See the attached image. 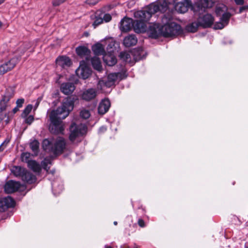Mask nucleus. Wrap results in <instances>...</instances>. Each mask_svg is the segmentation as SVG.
Masks as SVG:
<instances>
[{
    "mask_svg": "<svg viewBox=\"0 0 248 248\" xmlns=\"http://www.w3.org/2000/svg\"><path fill=\"white\" fill-rule=\"evenodd\" d=\"M73 108V100L71 97H67L63 100L61 107L51 111L49 114L51 123L49 129L51 133L57 134L62 132L64 128L62 120L68 116Z\"/></svg>",
    "mask_w": 248,
    "mask_h": 248,
    "instance_id": "f257e3e1",
    "label": "nucleus"
},
{
    "mask_svg": "<svg viewBox=\"0 0 248 248\" xmlns=\"http://www.w3.org/2000/svg\"><path fill=\"white\" fill-rule=\"evenodd\" d=\"M162 18V22L164 25L160 27L159 25L155 24L150 26L149 32L150 36L156 38L159 36L170 37L174 36L181 31V26L175 22H171L172 12L168 8V10Z\"/></svg>",
    "mask_w": 248,
    "mask_h": 248,
    "instance_id": "f03ea898",
    "label": "nucleus"
},
{
    "mask_svg": "<svg viewBox=\"0 0 248 248\" xmlns=\"http://www.w3.org/2000/svg\"><path fill=\"white\" fill-rule=\"evenodd\" d=\"M167 10L168 3L166 1H163L150 4L147 10L135 12L134 17L137 19L146 22L149 20L152 15L159 11L164 13Z\"/></svg>",
    "mask_w": 248,
    "mask_h": 248,
    "instance_id": "7ed1b4c3",
    "label": "nucleus"
},
{
    "mask_svg": "<svg viewBox=\"0 0 248 248\" xmlns=\"http://www.w3.org/2000/svg\"><path fill=\"white\" fill-rule=\"evenodd\" d=\"M86 126L82 124H76L73 123L70 126V134L69 135V140L73 142L77 138L83 136L86 133Z\"/></svg>",
    "mask_w": 248,
    "mask_h": 248,
    "instance_id": "20e7f679",
    "label": "nucleus"
},
{
    "mask_svg": "<svg viewBox=\"0 0 248 248\" xmlns=\"http://www.w3.org/2000/svg\"><path fill=\"white\" fill-rule=\"evenodd\" d=\"M191 5V3L189 0H175L174 1V8L180 13L187 12Z\"/></svg>",
    "mask_w": 248,
    "mask_h": 248,
    "instance_id": "39448f33",
    "label": "nucleus"
},
{
    "mask_svg": "<svg viewBox=\"0 0 248 248\" xmlns=\"http://www.w3.org/2000/svg\"><path fill=\"white\" fill-rule=\"evenodd\" d=\"M19 61L18 58H13L0 65V75H3L13 69Z\"/></svg>",
    "mask_w": 248,
    "mask_h": 248,
    "instance_id": "423d86ee",
    "label": "nucleus"
},
{
    "mask_svg": "<svg viewBox=\"0 0 248 248\" xmlns=\"http://www.w3.org/2000/svg\"><path fill=\"white\" fill-rule=\"evenodd\" d=\"M65 145L66 142L64 139L62 137L58 138L53 145L52 153L55 155L62 154L65 148Z\"/></svg>",
    "mask_w": 248,
    "mask_h": 248,
    "instance_id": "0eeeda50",
    "label": "nucleus"
},
{
    "mask_svg": "<svg viewBox=\"0 0 248 248\" xmlns=\"http://www.w3.org/2000/svg\"><path fill=\"white\" fill-rule=\"evenodd\" d=\"M77 75L84 79L88 78L92 74L91 69L86 65L80 64L79 67L77 69Z\"/></svg>",
    "mask_w": 248,
    "mask_h": 248,
    "instance_id": "6e6552de",
    "label": "nucleus"
},
{
    "mask_svg": "<svg viewBox=\"0 0 248 248\" xmlns=\"http://www.w3.org/2000/svg\"><path fill=\"white\" fill-rule=\"evenodd\" d=\"M14 95V91L12 88H8L0 101V112L5 110L7 103Z\"/></svg>",
    "mask_w": 248,
    "mask_h": 248,
    "instance_id": "1a4fd4ad",
    "label": "nucleus"
},
{
    "mask_svg": "<svg viewBox=\"0 0 248 248\" xmlns=\"http://www.w3.org/2000/svg\"><path fill=\"white\" fill-rule=\"evenodd\" d=\"M198 20L201 27L208 28L212 25L214 21V18L211 15L206 14L199 17Z\"/></svg>",
    "mask_w": 248,
    "mask_h": 248,
    "instance_id": "9d476101",
    "label": "nucleus"
},
{
    "mask_svg": "<svg viewBox=\"0 0 248 248\" xmlns=\"http://www.w3.org/2000/svg\"><path fill=\"white\" fill-rule=\"evenodd\" d=\"M20 184L13 180L8 181L4 186V190L7 193H12L17 191L20 187Z\"/></svg>",
    "mask_w": 248,
    "mask_h": 248,
    "instance_id": "9b49d317",
    "label": "nucleus"
},
{
    "mask_svg": "<svg viewBox=\"0 0 248 248\" xmlns=\"http://www.w3.org/2000/svg\"><path fill=\"white\" fill-rule=\"evenodd\" d=\"M134 21L132 18L124 17L120 22V29L123 32H127L133 28Z\"/></svg>",
    "mask_w": 248,
    "mask_h": 248,
    "instance_id": "f8f14e48",
    "label": "nucleus"
},
{
    "mask_svg": "<svg viewBox=\"0 0 248 248\" xmlns=\"http://www.w3.org/2000/svg\"><path fill=\"white\" fill-rule=\"evenodd\" d=\"M56 63L57 67L60 66L62 68L69 67L72 64L71 61L69 58L65 56L58 57L56 60Z\"/></svg>",
    "mask_w": 248,
    "mask_h": 248,
    "instance_id": "ddd939ff",
    "label": "nucleus"
},
{
    "mask_svg": "<svg viewBox=\"0 0 248 248\" xmlns=\"http://www.w3.org/2000/svg\"><path fill=\"white\" fill-rule=\"evenodd\" d=\"M221 15L222 17L220 18V22L217 23L215 25V28L216 29H222L228 23L229 19L231 17L230 14L225 12Z\"/></svg>",
    "mask_w": 248,
    "mask_h": 248,
    "instance_id": "4468645a",
    "label": "nucleus"
},
{
    "mask_svg": "<svg viewBox=\"0 0 248 248\" xmlns=\"http://www.w3.org/2000/svg\"><path fill=\"white\" fill-rule=\"evenodd\" d=\"M110 107V102L108 99L103 100L99 104L98 108V113L103 115L106 113Z\"/></svg>",
    "mask_w": 248,
    "mask_h": 248,
    "instance_id": "2eb2a0df",
    "label": "nucleus"
},
{
    "mask_svg": "<svg viewBox=\"0 0 248 248\" xmlns=\"http://www.w3.org/2000/svg\"><path fill=\"white\" fill-rule=\"evenodd\" d=\"M75 89L74 84L71 82L63 83L61 86V90L65 94L72 93Z\"/></svg>",
    "mask_w": 248,
    "mask_h": 248,
    "instance_id": "dca6fc26",
    "label": "nucleus"
},
{
    "mask_svg": "<svg viewBox=\"0 0 248 248\" xmlns=\"http://www.w3.org/2000/svg\"><path fill=\"white\" fill-rule=\"evenodd\" d=\"M133 28L136 33H140L146 31L145 22L137 19L134 21Z\"/></svg>",
    "mask_w": 248,
    "mask_h": 248,
    "instance_id": "f3484780",
    "label": "nucleus"
},
{
    "mask_svg": "<svg viewBox=\"0 0 248 248\" xmlns=\"http://www.w3.org/2000/svg\"><path fill=\"white\" fill-rule=\"evenodd\" d=\"M138 39L136 36L133 34L129 35L126 36L123 41L124 46L126 47H130L136 45Z\"/></svg>",
    "mask_w": 248,
    "mask_h": 248,
    "instance_id": "a211bd4d",
    "label": "nucleus"
},
{
    "mask_svg": "<svg viewBox=\"0 0 248 248\" xmlns=\"http://www.w3.org/2000/svg\"><path fill=\"white\" fill-rule=\"evenodd\" d=\"M22 180L27 183L32 184L35 182L36 178L31 172L25 170L22 175Z\"/></svg>",
    "mask_w": 248,
    "mask_h": 248,
    "instance_id": "6ab92c4d",
    "label": "nucleus"
},
{
    "mask_svg": "<svg viewBox=\"0 0 248 248\" xmlns=\"http://www.w3.org/2000/svg\"><path fill=\"white\" fill-rule=\"evenodd\" d=\"M96 95V92L95 90L91 88L83 92L82 97L84 100L89 101L93 99Z\"/></svg>",
    "mask_w": 248,
    "mask_h": 248,
    "instance_id": "aec40b11",
    "label": "nucleus"
},
{
    "mask_svg": "<svg viewBox=\"0 0 248 248\" xmlns=\"http://www.w3.org/2000/svg\"><path fill=\"white\" fill-rule=\"evenodd\" d=\"M25 169L20 166H13L11 169V172L16 177H19L21 179L22 175L25 170Z\"/></svg>",
    "mask_w": 248,
    "mask_h": 248,
    "instance_id": "412c9836",
    "label": "nucleus"
},
{
    "mask_svg": "<svg viewBox=\"0 0 248 248\" xmlns=\"http://www.w3.org/2000/svg\"><path fill=\"white\" fill-rule=\"evenodd\" d=\"M92 50L95 55H104L105 53L103 45L99 43H97L93 46Z\"/></svg>",
    "mask_w": 248,
    "mask_h": 248,
    "instance_id": "4be33fe9",
    "label": "nucleus"
},
{
    "mask_svg": "<svg viewBox=\"0 0 248 248\" xmlns=\"http://www.w3.org/2000/svg\"><path fill=\"white\" fill-rule=\"evenodd\" d=\"M28 166L34 172H40L41 170L40 165L35 160H30V161H29Z\"/></svg>",
    "mask_w": 248,
    "mask_h": 248,
    "instance_id": "5701e85b",
    "label": "nucleus"
},
{
    "mask_svg": "<svg viewBox=\"0 0 248 248\" xmlns=\"http://www.w3.org/2000/svg\"><path fill=\"white\" fill-rule=\"evenodd\" d=\"M119 74L111 73L108 76L107 78V87H110L113 85L114 82L118 79Z\"/></svg>",
    "mask_w": 248,
    "mask_h": 248,
    "instance_id": "b1692460",
    "label": "nucleus"
},
{
    "mask_svg": "<svg viewBox=\"0 0 248 248\" xmlns=\"http://www.w3.org/2000/svg\"><path fill=\"white\" fill-rule=\"evenodd\" d=\"M77 54L81 57L88 55L90 53V50L85 46H80L76 48Z\"/></svg>",
    "mask_w": 248,
    "mask_h": 248,
    "instance_id": "393cba45",
    "label": "nucleus"
},
{
    "mask_svg": "<svg viewBox=\"0 0 248 248\" xmlns=\"http://www.w3.org/2000/svg\"><path fill=\"white\" fill-rule=\"evenodd\" d=\"M53 145H52L50 141L47 139L44 140L42 142V147L46 152H53Z\"/></svg>",
    "mask_w": 248,
    "mask_h": 248,
    "instance_id": "a878e982",
    "label": "nucleus"
},
{
    "mask_svg": "<svg viewBox=\"0 0 248 248\" xmlns=\"http://www.w3.org/2000/svg\"><path fill=\"white\" fill-rule=\"evenodd\" d=\"M92 64L93 67L97 71H100L102 70V65L100 59L95 56L91 60Z\"/></svg>",
    "mask_w": 248,
    "mask_h": 248,
    "instance_id": "bb28decb",
    "label": "nucleus"
},
{
    "mask_svg": "<svg viewBox=\"0 0 248 248\" xmlns=\"http://www.w3.org/2000/svg\"><path fill=\"white\" fill-rule=\"evenodd\" d=\"M201 26L200 23L197 20L196 21L193 22L191 24L187 25L186 27V30L189 32H196L198 27Z\"/></svg>",
    "mask_w": 248,
    "mask_h": 248,
    "instance_id": "cd10ccee",
    "label": "nucleus"
},
{
    "mask_svg": "<svg viewBox=\"0 0 248 248\" xmlns=\"http://www.w3.org/2000/svg\"><path fill=\"white\" fill-rule=\"evenodd\" d=\"M104 60L106 64L109 66H113L117 62V59L115 57L112 56H107L104 57Z\"/></svg>",
    "mask_w": 248,
    "mask_h": 248,
    "instance_id": "c85d7f7f",
    "label": "nucleus"
},
{
    "mask_svg": "<svg viewBox=\"0 0 248 248\" xmlns=\"http://www.w3.org/2000/svg\"><path fill=\"white\" fill-rule=\"evenodd\" d=\"M4 203L6 206L7 209L10 207H13L15 205V202L11 197L8 196L3 198Z\"/></svg>",
    "mask_w": 248,
    "mask_h": 248,
    "instance_id": "c756f323",
    "label": "nucleus"
},
{
    "mask_svg": "<svg viewBox=\"0 0 248 248\" xmlns=\"http://www.w3.org/2000/svg\"><path fill=\"white\" fill-rule=\"evenodd\" d=\"M227 10V8L225 5L223 4H219L216 7V13L217 16H220L226 12Z\"/></svg>",
    "mask_w": 248,
    "mask_h": 248,
    "instance_id": "7c9ffc66",
    "label": "nucleus"
},
{
    "mask_svg": "<svg viewBox=\"0 0 248 248\" xmlns=\"http://www.w3.org/2000/svg\"><path fill=\"white\" fill-rule=\"evenodd\" d=\"M30 147L34 153L37 155L38 152L39 143L37 140H34L30 143Z\"/></svg>",
    "mask_w": 248,
    "mask_h": 248,
    "instance_id": "2f4dec72",
    "label": "nucleus"
},
{
    "mask_svg": "<svg viewBox=\"0 0 248 248\" xmlns=\"http://www.w3.org/2000/svg\"><path fill=\"white\" fill-rule=\"evenodd\" d=\"M215 2V0H201V3L204 8L211 7Z\"/></svg>",
    "mask_w": 248,
    "mask_h": 248,
    "instance_id": "473e14b6",
    "label": "nucleus"
},
{
    "mask_svg": "<svg viewBox=\"0 0 248 248\" xmlns=\"http://www.w3.org/2000/svg\"><path fill=\"white\" fill-rule=\"evenodd\" d=\"M51 160L49 158H45L41 163V165L43 169L46 170L47 171H48L49 167H47L48 165L51 164Z\"/></svg>",
    "mask_w": 248,
    "mask_h": 248,
    "instance_id": "72a5a7b5",
    "label": "nucleus"
},
{
    "mask_svg": "<svg viewBox=\"0 0 248 248\" xmlns=\"http://www.w3.org/2000/svg\"><path fill=\"white\" fill-rule=\"evenodd\" d=\"M32 108V106L31 105H28L26 108L24 109L23 112L22 113V116L23 117H26L30 113Z\"/></svg>",
    "mask_w": 248,
    "mask_h": 248,
    "instance_id": "f704fd0d",
    "label": "nucleus"
},
{
    "mask_svg": "<svg viewBox=\"0 0 248 248\" xmlns=\"http://www.w3.org/2000/svg\"><path fill=\"white\" fill-rule=\"evenodd\" d=\"M80 115L82 118L86 119L90 117V113L88 110L83 109L80 111Z\"/></svg>",
    "mask_w": 248,
    "mask_h": 248,
    "instance_id": "c9c22d12",
    "label": "nucleus"
},
{
    "mask_svg": "<svg viewBox=\"0 0 248 248\" xmlns=\"http://www.w3.org/2000/svg\"><path fill=\"white\" fill-rule=\"evenodd\" d=\"M103 18L101 15H99V17H96L95 20L93 24L94 28H95L97 26L100 25L103 23Z\"/></svg>",
    "mask_w": 248,
    "mask_h": 248,
    "instance_id": "e433bc0d",
    "label": "nucleus"
},
{
    "mask_svg": "<svg viewBox=\"0 0 248 248\" xmlns=\"http://www.w3.org/2000/svg\"><path fill=\"white\" fill-rule=\"evenodd\" d=\"M105 86L107 87V82L105 80H100L99 81L97 88L98 89L102 90Z\"/></svg>",
    "mask_w": 248,
    "mask_h": 248,
    "instance_id": "4c0bfd02",
    "label": "nucleus"
},
{
    "mask_svg": "<svg viewBox=\"0 0 248 248\" xmlns=\"http://www.w3.org/2000/svg\"><path fill=\"white\" fill-rule=\"evenodd\" d=\"M30 156V154L28 153H23L21 155V159L22 161L23 162H26L28 163L29 161H30V160H29Z\"/></svg>",
    "mask_w": 248,
    "mask_h": 248,
    "instance_id": "58836bf2",
    "label": "nucleus"
},
{
    "mask_svg": "<svg viewBox=\"0 0 248 248\" xmlns=\"http://www.w3.org/2000/svg\"><path fill=\"white\" fill-rule=\"evenodd\" d=\"M101 16L102 17L103 20H104L106 22H109L111 19V16L109 14H104L102 13V14H101Z\"/></svg>",
    "mask_w": 248,
    "mask_h": 248,
    "instance_id": "ea45409f",
    "label": "nucleus"
},
{
    "mask_svg": "<svg viewBox=\"0 0 248 248\" xmlns=\"http://www.w3.org/2000/svg\"><path fill=\"white\" fill-rule=\"evenodd\" d=\"M67 0H53L52 4L53 6L56 7L60 5Z\"/></svg>",
    "mask_w": 248,
    "mask_h": 248,
    "instance_id": "a19ab883",
    "label": "nucleus"
},
{
    "mask_svg": "<svg viewBox=\"0 0 248 248\" xmlns=\"http://www.w3.org/2000/svg\"><path fill=\"white\" fill-rule=\"evenodd\" d=\"M120 57L124 61H127L130 58V55L126 52H122L120 54Z\"/></svg>",
    "mask_w": 248,
    "mask_h": 248,
    "instance_id": "79ce46f5",
    "label": "nucleus"
},
{
    "mask_svg": "<svg viewBox=\"0 0 248 248\" xmlns=\"http://www.w3.org/2000/svg\"><path fill=\"white\" fill-rule=\"evenodd\" d=\"M9 142V140L6 139L0 145V152H2L4 149L7 147L8 143Z\"/></svg>",
    "mask_w": 248,
    "mask_h": 248,
    "instance_id": "37998d69",
    "label": "nucleus"
},
{
    "mask_svg": "<svg viewBox=\"0 0 248 248\" xmlns=\"http://www.w3.org/2000/svg\"><path fill=\"white\" fill-rule=\"evenodd\" d=\"M6 209L7 207L4 203L3 199L0 200V212H3Z\"/></svg>",
    "mask_w": 248,
    "mask_h": 248,
    "instance_id": "c03bdc74",
    "label": "nucleus"
},
{
    "mask_svg": "<svg viewBox=\"0 0 248 248\" xmlns=\"http://www.w3.org/2000/svg\"><path fill=\"white\" fill-rule=\"evenodd\" d=\"M26 117V118L25 120V122L26 124H31L34 120L33 116L32 115H30V116H29L28 117L27 116Z\"/></svg>",
    "mask_w": 248,
    "mask_h": 248,
    "instance_id": "a18cd8bd",
    "label": "nucleus"
},
{
    "mask_svg": "<svg viewBox=\"0 0 248 248\" xmlns=\"http://www.w3.org/2000/svg\"><path fill=\"white\" fill-rule=\"evenodd\" d=\"M100 0H86L85 3L89 5H94Z\"/></svg>",
    "mask_w": 248,
    "mask_h": 248,
    "instance_id": "49530a36",
    "label": "nucleus"
},
{
    "mask_svg": "<svg viewBox=\"0 0 248 248\" xmlns=\"http://www.w3.org/2000/svg\"><path fill=\"white\" fill-rule=\"evenodd\" d=\"M24 102V99L23 98H20L17 99L16 102L17 107L18 108L22 107Z\"/></svg>",
    "mask_w": 248,
    "mask_h": 248,
    "instance_id": "de8ad7c7",
    "label": "nucleus"
},
{
    "mask_svg": "<svg viewBox=\"0 0 248 248\" xmlns=\"http://www.w3.org/2000/svg\"><path fill=\"white\" fill-rule=\"evenodd\" d=\"M138 224L141 227H144L145 226V223L143 220L139 219L138 220Z\"/></svg>",
    "mask_w": 248,
    "mask_h": 248,
    "instance_id": "09e8293b",
    "label": "nucleus"
},
{
    "mask_svg": "<svg viewBox=\"0 0 248 248\" xmlns=\"http://www.w3.org/2000/svg\"><path fill=\"white\" fill-rule=\"evenodd\" d=\"M20 50H21V52H20V54H22L24 53V52L28 49V48H25L24 46H21L20 47Z\"/></svg>",
    "mask_w": 248,
    "mask_h": 248,
    "instance_id": "8fccbe9b",
    "label": "nucleus"
},
{
    "mask_svg": "<svg viewBox=\"0 0 248 248\" xmlns=\"http://www.w3.org/2000/svg\"><path fill=\"white\" fill-rule=\"evenodd\" d=\"M246 9H248V6L241 7L239 9V13H241L244 10Z\"/></svg>",
    "mask_w": 248,
    "mask_h": 248,
    "instance_id": "3c124183",
    "label": "nucleus"
},
{
    "mask_svg": "<svg viewBox=\"0 0 248 248\" xmlns=\"http://www.w3.org/2000/svg\"><path fill=\"white\" fill-rule=\"evenodd\" d=\"M234 1L237 5H242L244 4L243 0H234Z\"/></svg>",
    "mask_w": 248,
    "mask_h": 248,
    "instance_id": "603ef678",
    "label": "nucleus"
},
{
    "mask_svg": "<svg viewBox=\"0 0 248 248\" xmlns=\"http://www.w3.org/2000/svg\"><path fill=\"white\" fill-rule=\"evenodd\" d=\"M18 110V107H17V106H16V107L15 108L13 109V111L14 113H16Z\"/></svg>",
    "mask_w": 248,
    "mask_h": 248,
    "instance_id": "864d4df0",
    "label": "nucleus"
},
{
    "mask_svg": "<svg viewBox=\"0 0 248 248\" xmlns=\"http://www.w3.org/2000/svg\"><path fill=\"white\" fill-rule=\"evenodd\" d=\"M100 130L106 131V127H101L100 129Z\"/></svg>",
    "mask_w": 248,
    "mask_h": 248,
    "instance_id": "5fc2aeb1",
    "label": "nucleus"
},
{
    "mask_svg": "<svg viewBox=\"0 0 248 248\" xmlns=\"http://www.w3.org/2000/svg\"><path fill=\"white\" fill-rule=\"evenodd\" d=\"M5 0H0V4L2 3Z\"/></svg>",
    "mask_w": 248,
    "mask_h": 248,
    "instance_id": "6e6d98bb",
    "label": "nucleus"
},
{
    "mask_svg": "<svg viewBox=\"0 0 248 248\" xmlns=\"http://www.w3.org/2000/svg\"><path fill=\"white\" fill-rule=\"evenodd\" d=\"M105 248H112L110 246H106Z\"/></svg>",
    "mask_w": 248,
    "mask_h": 248,
    "instance_id": "4d7b16f0",
    "label": "nucleus"
},
{
    "mask_svg": "<svg viewBox=\"0 0 248 248\" xmlns=\"http://www.w3.org/2000/svg\"><path fill=\"white\" fill-rule=\"evenodd\" d=\"M113 224H114V225H117V221H114V222H113Z\"/></svg>",
    "mask_w": 248,
    "mask_h": 248,
    "instance_id": "13d9d810",
    "label": "nucleus"
},
{
    "mask_svg": "<svg viewBox=\"0 0 248 248\" xmlns=\"http://www.w3.org/2000/svg\"><path fill=\"white\" fill-rule=\"evenodd\" d=\"M9 120L8 119H7L5 122L6 124H8L9 123Z\"/></svg>",
    "mask_w": 248,
    "mask_h": 248,
    "instance_id": "bf43d9fd",
    "label": "nucleus"
},
{
    "mask_svg": "<svg viewBox=\"0 0 248 248\" xmlns=\"http://www.w3.org/2000/svg\"><path fill=\"white\" fill-rule=\"evenodd\" d=\"M1 25H2V23H1V22L0 21V27L1 26Z\"/></svg>",
    "mask_w": 248,
    "mask_h": 248,
    "instance_id": "052dcab7",
    "label": "nucleus"
},
{
    "mask_svg": "<svg viewBox=\"0 0 248 248\" xmlns=\"http://www.w3.org/2000/svg\"><path fill=\"white\" fill-rule=\"evenodd\" d=\"M245 248H248V246H245Z\"/></svg>",
    "mask_w": 248,
    "mask_h": 248,
    "instance_id": "680f3d73",
    "label": "nucleus"
},
{
    "mask_svg": "<svg viewBox=\"0 0 248 248\" xmlns=\"http://www.w3.org/2000/svg\"><path fill=\"white\" fill-rule=\"evenodd\" d=\"M2 119H0V122L1 121Z\"/></svg>",
    "mask_w": 248,
    "mask_h": 248,
    "instance_id": "e2e57ef3",
    "label": "nucleus"
}]
</instances>
